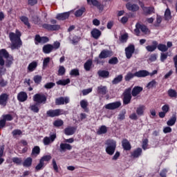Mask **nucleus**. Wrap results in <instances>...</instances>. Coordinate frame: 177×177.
<instances>
[{
    "label": "nucleus",
    "mask_w": 177,
    "mask_h": 177,
    "mask_svg": "<svg viewBox=\"0 0 177 177\" xmlns=\"http://www.w3.org/2000/svg\"><path fill=\"white\" fill-rule=\"evenodd\" d=\"M165 20H171L172 19V15H171V10H169L168 8L165 12Z\"/></svg>",
    "instance_id": "72a5a7b5"
},
{
    "label": "nucleus",
    "mask_w": 177,
    "mask_h": 177,
    "mask_svg": "<svg viewBox=\"0 0 177 177\" xmlns=\"http://www.w3.org/2000/svg\"><path fill=\"white\" fill-rule=\"evenodd\" d=\"M158 45V43L157 41H153L152 45H149L145 47L147 52H154L157 49V46Z\"/></svg>",
    "instance_id": "2eb2a0df"
},
{
    "label": "nucleus",
    "mask_w": 177,
    "mask_h": 177,
    "mask_svg": "<svg viewBox=\"0 0 177 177\" xmlns=\"http://www.w3.org/2000/svg\"><path fill=\"white\" fill-rule=\"evenodd\" d=\"M134 77H136V75H135V73H132L131 72H129L125 75L124 80H125V81H131V80H132V78H133Z\"/></svg>",
    "instance_id": "c9c22d12"
},
{
    "label": "nucleus",
    "mask_w": 177,
    "mask_h": 177,
    "mask_svg": "<svg viewBox=\"0 0 177 177\" xmlns=\"http://www.w3.org/2000/svg\"><path fill=\"white\" fill-rule=\"evenodd\" d=\"M75 130H76L75 127H69L64 129V133L65 135L70 136L71 135H74V133H75Z\"/></svg>",
    "instance_id": "6ab92c4d"
},
{
    "label": "nucleus",
    "mask_w": 177,
    "mask_h": 177,
    "mask_svg": "<svg viewBox=\"0 0 177 177\" xmlns=\"http://www.w3.org/2000/svg\"><path fill=\"white\" fill-rule=\"evenodd\" d=\"M46 114L48 117H59V115H62L64 114V111L62 109H50L46 112Z\"/></svg>",
    "instance_id": "20e7f679"
},
{
    "label": "nucleus",
    "mask_w": 177,
    "mask_h": 177,
    "mask_svg": "<svg viewBox=\"0 0 177 177\" xmlns=\"http://www.w3.org/2000/svg\"><path fill=\"white\" fill-rule=\"evenodd\" d=\"M109 64H117L118 63V59L117 57H113L109 60Z\"/></svg>",
    "instance_id": "6e6d98bb"
},
{
    "label": "nucleus",
    "mask_w": 177,
    "mask_h": 177,
    "mask_svg": "<svg viewBox=\"0 0 177 177\" xmlns=\"http://www.w3.org/2000/svg\"><path fill=\"white\" fill-rule=\"evenodd\" d=\"M142 91H143V88L140 86H135L131 91V95L134 97L138 96V95H139Z\"/></svg>",
    "instance_id": "b1692460"
},
{
    "label": "nucleus",
    "mask_w": 177,
    "mask_h": 177,
    "mask_svg": "<svg viewBox=\"0 0 177 177\" xmlns=\"http://www.w3.org/2000/svg\"><path fill=\"white\" fill-rule=\"evenodd\" d=\"M52 50H53V45L52 44H46L43 46L44 53L48 54L50 53Z\"/></svg>",
    "instance_id": "412c9836"
},
{
    "label": "nucleus",
    "mask_w": 177,
    "mask_h": 177,
    "mask_svg": "<svg viewBox=\"0 0 177 177\" xmlns=\"http://www.w3.org/2000/svg\"><path fill=\"white\" fill-rule=\"evenodd\" d=\"M3 57L8 59L9 57V53L5 49L0 50V66H5V60Z\"/></svg>",
    "instance_id": "39448f33"
},
{
    "label": "nucleus",
    "mask_w": 177,
    "mask_h": 177,
    "mask_svg": "<svg viewBox=\"0 0 177 177\" xmlns=\"http://www.w3.org/2000/svg\"><path fill=\"white\" fill-rule=\"evenodd\" d=\"M122 147L124 150H130L131 149V144L128 140H123L122 141Z\"/></svg>",
    "instance_id": "c756f323"
},
{
    "label": "nucleus",
    "mask_w": 177,
    "mask_h": 177,
    "mask_svg": "<svg viewBox=\"0 0 177 177\" xmlns=\"http://www.w3.org/2000/svg\"><path fill=\"white\" fill-rule=\"evenodd\" d=\"M51 158H52V156H50V155H47V156H43L40 160L43 162H45V161H50V160H51Z\"/></svg>",
    "instance_id": "5fc2aeb1"
},
{
    "label": "nucleus",
    "mask_w": 177,
    "mask_h": 177,
    "mask_svg": "<svg viewBox=\"0 0 177 177\" xmlns=\"http://www.w3.org/2000/svg\"><path fill=\"white\" fill-rule=\"evenodd\" d=\"M27 93H26V92H20L18 95H17V99L19 102H26V100H27Z\"/></svg>",
    "instance_id": "4be33fe9"
},
{
    "label": "nucleus",
    "mask_w": 177,
    "mask_h": 177,
    "mask_svg": "<svg viewBox=\"0 0 177 177\" xmlns=\"http://www.w3.org/2000/svg\"><path fill=\"white\" fill-rule=\"evenodd\" d=\"M68 17H70V12L58 14L56 16L57 20H66Z\"/></svg>",
    "instance_id": "aec40b11"
},
{
    "label": "nucleus",
    "mask_w": 177,
    "mask_h": 177,
    "mask_svg": "<svg viewBox=\"0 0 177 177\" xmlns=\"http://www.w3.org/2000/svg\"><path fill=\"white\" fill-rule=\"evenodd\" d=\"M41 37H39V35H37L35 38V44L38 45V44H41Z\"/></svg>",
    "instance_id": "774afa93"
},
{
    "label": "nucleus",
    "mask_w": 177,
    "mask_h": 177,
    "mask_svg": "<svg viewBox=\"0 0 177 177\" xmlns=\"http://www.w3.org/2000/svg\"><path fill=\"white\" fill-rule=\"evenodd\" d=\"M128 39V33H124L121 36L120 41L121 42H127Z\"/></svg>",
    "instance_id": "0e129e2a"
},
{
    "label": "nucleus",
    "mask_w": 177,
    "mask_h": 177,
    "mask_svg": "<svg viewBox=\"0 0 177 177\" xmlns=\"http://www.w3.org/2000/svg\"><path fill=\"white\" fill-rule=\"evenodd\" d=\"M82 92L83 93V96H86V95H88V93H91V92H92V88L82 90Z\"/></svg>",
    "instance_id": "69168bd1"
},
{
    "label": "nucleus",
    "mask_w": 177,
    "mask_h": 177,
    "mask_svg": "<svg viewBox=\"0 0 177 177\" xmlns=\"http://www.w3.org/2000/svg\"><path fill=\"white\" fill-rule=\"evenodd\" d=\"M73 149V146L70 144L67 143H61L59 145V151L61 153L67 151V150H71Z\"/></svg>",
    "instance_id": "f8f14e48"
},
{
    "label": "nucleus",
    "mask_w": 177,
    "mask_h": 177,
    "mask_svg": "<svg viewBox=\"0 0 177 177\" xmlns=\"http://www.w3.org/2000/svg\"><path fill=\"white\" fill-rule=\"evenodd\" d=\"M88 101L86 100H82L80 101V106L82 109H84L85 111H86V109L88 107Z\"/></svg>",
    "instance_id": "e433bc0d"
},
{
    "label": "nucleus",
    "mask_w": 177,
    "mask_h": 177,
    "mask_svg": "<svg viewBox=\"0 0 177 177\" xmlns=\"http://www.w3.org/2000/svg\"><path fill=\"white\" fill-rule=\"evenodd\" d=\"M162 111L164 112V113H168L169 111V105L168 104H165L162 107Z\"/></svg>",
    "instance_id": "338daca9"
},
{
    "label": "nucleus",
    "mask_w": 177,
    "mask_h": 177,
    "mask_svg": "<svg viewBox=\"0 0 177 177\" xmlns=\"http://www.w3.org/2000/svg\"><path fill=\"white\" fill-rule=\"evenodd\" d=\"M97 92L101 95H106L107 92V87L104 86H100L97 87Z\"/></svg>",
    "instance_id": "c85d7f7f"
},
{
    "label": "nucleus",
    "mask_w": 177,
    "mask_h": 177,
    "mask_svg": "<svg viewBox=\"0 0 177 177\" xmlns=\"http://www.w3.org/2000/svg\"><path fill=\"white\" fill-rule=\"evenodd\" d=\"M122 81V75H119L112 81L113 84H118Z\"/></svg>",
    "instance_id": "a18cd8bd"
},
{
    "label": "nucleus",
    "mask_w": 177,
    "mask_h": 177,
    "mask_svg": "<svg viewBox=\"0 0 177 177\" xmlns=\"http://www.w3.org/2000/svg\"><path fill=\"white\" fill-rule=\"evenodd\" d=\"M33 100L37 103H44V102H46V97L41 94H36L33 97Z\"/></svg>",
    "instance_id": "1a4fd4ad"
},
{
    "label": "nucleus",
    "mask_w": 177,
    "mask_h": 177,
    "mask_svg": "<svg viewBox=\"0 0 177 177\" xmlns=\"http://www.w3.org/2000/svg\"><path fill=\"white\" fill-rule=\"evenodd\" d=\"M45 167V163L42 160H39V163L35 167L36 171H41Z\"/></svg>",
    "instance_id": "79ce46f5"
},
{
    "label": "nucleus",
    "mask_w": 177,
    "mask_h": 177,
    "mask_svg": "<svg viewBox=\"0 0 177 177\" xmlns=\"http://www.w3.org/2000/svg\"><path fill=\"white\" fill-rule=\"evenodd\" d=\"M105 145H106V152L109 156H113L114 151H115V148L117 147V142L113 140H107Z\"/></svg>",
    "instance_id": "f03ea898"
},
{
    "label": "nucleus",
    "mask_w": 177,
    "mask_h": 177,
    "mask_svg": "<svg viewBox=\"0 0 177 177\" xmlns=\"http://www.w3.org/2000/svg\"><path fill=\"white\" fill-rule=\"evenodd\" d=\"M175 122H176V118L173 117L167 122V125L172 127V125H175Z\"/></svg>",
    "instance_id": "3c124183"
},
{
    "label": "nucleus",
    "mask_w": 177,
    "mask_h": 177,
    "mask_svg": "<svg viewBox=\"0 0 177 177\" xmlns=\"http://www.w3.org/2000/svg\"><path fill=\"white\" fill-rule=\"evenodd\" d=\"M126 8L127 10H130V12H138V10H139V6L132 3H127Z\"/></svg>",
    "instance_id": "9d476101"
},
{
    "label": "nucleus",
    "mask_w": 177,
    "mask_h": 177,
    "mask_svg": "<svg viewBox=\"0 0 177 177\" xmlns=\"http://www.w3.org/2000/svg\"><path fill=\"white\" fill-rule=\"evenodd\" d=\"M88 5H93V6H99V1L97 0H87Z\"/></svg>",
    "instance_id": "864d4df0"
},
{
    "label": "nucleus",
    "mask_w": 177,
    "mask_h": 177,
    "mask_svg": "<svg viewBox=\"0 0 177 177\" xmlns=\"http://www.w3.org/2000/svg\"><path fill=\"white\" fill-rule=\"evenodd\" d=\"M68 84H70V79L66 80H62L57 82V85H67Z\"/></svg>",
    "instance_id": "a19ab883"
},
{
    "label": "nucleus",
    "mask_w": 177,
    "mask_h": 177,
    "mask_svg": "<svg viewBox=\"0 0 177 177\" xmlns=\"http://www.w3.org/2000/svg\"><path fill=\"white\" fill-rule=\"evenodd\" d=\"M134 52H135V46L132 44L129 45L127 48H125L126 57L127 59H131Z\"/></svg>",
    "instance_id": "423d86ee"
},
{
    "label": "nucleus",
    "mask_w": 177,
    "mask_h": 177,
    "mask_svg": "<svg viewBox=\"0 0 177 177\" xmlns=\"http://www.w3.org/2000/svg\"><path fill=\"white\" fill-rule=\"evenodd\" d=\"M12 162H14L15 164L19 165V164H21V162H23V160H22L21 158H12Z\"/></svg>",
    "instance_id": "680f3d73"
},
{
    "label": "nucleus",
    "mask_w": 177,
    "mask_h": 177,
    "mask_svg": "<svg viewBox=\"0 0 177 177\" xmlns=\"http://www.w3.org/2000/svg\"><path fill=\"white\" fill-rule=\"evenodd\" d=\"M43 28H46V30H48L50 31H56L57 30H60V26L59 25L44 24H43Z\"/></svg>",
    "instance_id": "9b49d317"
},
{
    "label": "nucleus",
    "mask_w": 177,
    "mask_h": 177,
    "mask_svg": "<svg viewBox=\"0 0 177 177\" xmlns=\"http://www.w3.org/2000/svg\"><path fill=\"white\" fill-rule=\"evenodd\" d=\"M131 88H127L123 95H124V98H123V103L124 104H129L131 103V100L132 99V95H131Z\"/></svg>",
    "instance_id": "7ed1b4c3"
},
{
    "label": "nucleus",
    "mask_w": 177,
    "mask_h": 177,
    "mask_svg": "<svg viewBox=\"0 0 177 177\" xmlns=\"http://www.w3.org/2000/svg\"><path fill=\"white\" fill-rule=\"evenodd\" d=\"M157 48L160 52H167L168 50V47L165 44H159L157 46Z\"/></svg>",
    "instance_id": "4c0bfd02"
},
{
    "label": "nucleus",
    "mask_w": 177,
    "mask_h": 177,
    "mask_svg": "<svg viewBox=\"0 0 177 177\" xmlns=\"http://www.w3.org/2000/svg\"><path fill=\"white\" fill-rule=\"evenodd\" d=\"M68 102H70V99L68 97H61L59 98L56 99L55 104H57L58 106H60L62 104H64V103L67 104L68 103Z\"/></svg>",
    "instance_id": "4468645a"
},
{
    "label": "nucleus",
    "mask_w": 177,
    "mask_h": 177,
    "mask_svg": "<svg viewBox=\"0 0 177 177\" xmlns=\"http://www.w3.org/2000/svg\"><path fill=\"white\" fill-rule=\"evenodd\" d=\"M107 133V127L106 126H101L97 131V135H103Z\"/></svg>",
    "instance_id": "2f4dec72"
},
{
    "label": "nucleus",
    "mask_w": 177,
    "mask_h": 177,
    "mask_svg": "<svg viewBox=\"0 0 177 177\" xmlns=\"http://www.w3.org/2000/svg\"><path fill=\"white\" fill-rule=\"evenodd\" d=\"M109 73L107 71H98V75L100 77H102L103 78H106L109 75Z\"/></svg>",
    "instance_id": "ea45409f"
},
{
    "label": "nucleus",
    "mask_w": 177,
    "mask_h": 177,
    "mask_svg": "<svg viewBox=\"0 0 177 177\" xmlns=\"http://www.w3.org/2000/svg\"><path fill=\"white\" fill-rule=\"evenodd\" d=\"M145 110H146V106H145L140 105L136 109V114L138 115L139 116L144 115Z\"/></svg>",
    "instance_id": "5701e85b"
},
{
    "label": "nucleus",
    "mask_w": 177,
    "mask_h": 177,
    "mask_svg": "<svg viewBox=\"0 0 177 177\" xmlns=\"http://www.w3.org/2000/svg\"><path fill=\"white\" fill-rule=\"evenodd\" d=\"M55 139H56V133L51 135L50 137H45L43 139L44 146H48V145H50V143H53Z\"/></svg>",
    "instance_id": "0eeeda50"
},
{
    "label": "nucleus",
    "mask_w": 177,
    "mask_h": 177,
    "mask_svg": "<svg viewBox=\"0 0 177 177\" xmlns=\"http://www.w3.org/2000/svg\"><path fill=\"white\" fill-rule=\"evenodd\" d=\"M32 164V158H27L26 159L24 160L23 162L24 167H31Z\"/></svg>",
    "instance_id": "7c9ffc66"
},
{
    "label": "nucleus",
    "mask_w": 177,
    "mask_h": 177,
    "mask_svg": "<svg viewBox=\"0 0 177 177\" xmlns=\"http://www.w3.org/2000/svg\"><path fill=\"white\" fill-rule=\"evenodd\" d=\"M137 28H140V30L144 32V34H149L150 30L146 27L145 25H142L140 24H137Z\"/></svg>",
    "instance_id": "a878e982"
},
{
    "label": "nucleus",
    "mask_w": 177,
    "mask_h": 177,
    "mask_svg": "<svg viewBox=\"0 0 177 177\" xmlns=\"http://www.w3.org/2000/svg\"><path fill=\"white\" fill-rule=\"evenodd\" d=\"M136 77H138V78H142L145 77H147L148 75H150V73L147 71H139L135 73Z\"/></svg>",
    "instance_id": "dca6fc26"
},
{
    "label": "nucleus",
    "mask_w": 177,
    "mask_h": 177,
    "mask_svg": "<svg viewBox=\"0 0 177 177\" xmlns=\"http://www.w3.org/2000/svg\"><path fill=\"white\" fill-rule=\"evenodd\" d=\"M40 152L41 149H39V147L36 146L32 149L31 156L32 157H37V156H38Z\"/></svg>",
    "instance_id": "cd10ccee"
},
{
    "label": "nucleus",
    "mask_w": 177,
    "mask_h": 177,
    "mask_svg": "<svg viewBox=\"0 0 177 177\" xmlns=\"http://www.w3.org/2000/svg\"><path fill=\"white\" fill-rule=\"evenodd\" d=\"M53 125L55 127H62V125H63V120H55L53 123Z\"/></svg>",
    "instance_id": "13d9d810"
},
{
    "label": "nucleus",
    "mask_w": 177,
    "mask_h": 177,
    "mask_svg": "<svg viewBox=\"0 0 177 177\" xmlns=\"http://www.w3.org/2000/svg\"><path fill=\"white\" fill-rule=\"evenodd\" d=\"M8 97H9V95L6 93H3L0 95V104L1 106H6V102H8Z\"/></svg>",
    "instance_id": "f3484780"
},
{
    "label": "nucleus",
    "mask_w": 177,
    "mask_h": 177,
    "mask_svg": "<svg viewBox=\"0 0 177 177\" xmlns=\"http://www.w3.org/2000/svg\"><path fill=\"white\" fill-rule=\"evenodd\" d=\"M37 66L38 62H37L36 61H33L28 66V70L31 73L34 71V70H35V68H37Z\"/></svg>",
    "instance_id": "393cba45"
},
{
    "label": "nucleus",
    "mask_w": 177,
    "mask_h": 177,
    "mask_svg": "<svg viewBox=\"0 0 177 177\" xmlns=\"http://www.w3.org/2000/svg\"><path fill=\"white\" fill-rule=\"evenodd\" d=\"M23 132L21 131L19 129H15L12 131V135L13 136H19V135H21Z\"/></svg>",
    "instance_id": "bf43d9fd"
},
{
    "label": "nucleus",
    "mask_w": 177,
    "mask_h": 177,
    "mask_svg": "<svg viewBox=\"0 0 177 177\" xmlns=\"http://www.w3.org/2000/svg\"><path fill=\"white\" fill-rule=\"evenodd\" d=\"M91 35L95 38V39H97L100 35H102V32L98 29L94 28L91 31Z\"/></svg>",
    "instance_id": "bb28decb"
},
{
    "label": "nucleus",
    "mask_w": 177,
    "mask_h": 177,
    "mask_svg": "<svg viewBox=\"0 0 177 177\" xmlns=\"http://www.w3.org/2000/svg\"><path fill=\"white\" fill-rule=\"evenodd\" d=\"M49 62H50V57H48L44 59L43 68H46V67L48 66V64H49Z\"/></svg>",
    "instance_id": "603ef678"
},
{
    "label": "nucleus",
    "mask_w": 177,
    "mask_h": 177,
    "mask_svg": "<svg viewBox=\"0 0 177 177\" xmlns=\"http://www.w3.org/2000/svg\"><path fill=\"white\" fill-rule=\"evenodd\" d=\"M121 106V102H112L107 104L105 105V109L107 110H115V109H118Z\"/></svg>",
    "instance_id": "6e6552de"
},
{
    "label": "nucleus",
    "mask_w": 177,
    "mask_h": 177,
    "mask_svg": "<svg viewBox=\"0 0 177 177\" xmlns=\"http://www.w3.org/2000/svg\"><path fill=\"white\" fill-rule=\"evenodd\" d=\"M84 12H85V8H82L75 12V15L76 17H80V16H82Z\"/></svg>",
    "instance_id": "37998d69"
},
{
    "label": "nucleus",
    "mask_w": 177,
    "mask_h": 177,
    "mask_svg": "<svg viewBox=\"0 0 177 177\" xmlns=\"http://www.w3.org/2000/svg\"><path fill=\"white\" fill-rule=\"evenodd\" d=\"M21 21H23L24 24L25 26H27V27H30V23L28 22V18L26 17H21L20 18Z\"/></svg>",
    "instance_id": "09e8293b"
},
{
    "label": "nucleus",
    "mask_w": 177,
    "mask_h": 177,
    "mask_svg": "<svg viewBox=\"0 0 177 177\" xmlns=\"http://www.w3.org/2000/svg\"><path fill=\"white\" fill-rule=\"evenodd\" d=\"M10 39L12 42L11 49H17L21 46V40L20 37H21V33L19 30L16 31V34L10 32L9 35Z\"/></svg>",
    "instance_id": "f257e3e1"
},
{
    "label": "nucleus",
    "mask_w": 177,
    "mask_h": 177,
    "mask_svg": "<svg viewBox=\"0 0 177 177\" xmlns=\"http://www.w3.org/2000/svg\"><path fill=\"white\" fill-rule=\"evenodd\" d=\"M1 119H3L6 122V121H12V120H13V117L9 114L3 115Z\"/></svg>",
    "instance_id": "c03bdc74"
},
{
    "label": "nucleus",
    "mask_w": 177,
    "mask_h": 177,
    "mask_svg": "<svg viewBox=\"0 0 177 177\" xmlns=\"http://www.w3.org/2000/svg\"><path fill=\"white\" fill-rule=\"evenodd\" d=\"M91 67H92V60H88L84 64V70H86V71H89V70H91Z\"/></svg>",
    "instance_id": "58836bf2"
},
{
    "label": "nucleus",
    "mask_w": 177,
    "mask_h": 177,
    "mask_svg": "<svg viewBox=\"0 0 177 177\" xmlns=\"http://www.w3.org/2000/svg\"><path fill=\"white\" fill-rule=\"evenodd\" d=\"M64 74H66V68L63 66H59L58 75H64Z\"/></svg>",
    "instance_id": "49530a36"
},
{
    "label": "nucleus",
    "mask_w": 177,
    "mask_h": 177,
    "mask_svg": "<svg viewBox=\"0 0 177 177\" xmlns=\"http://www.w3.org/2000/svg\"><path fill=\"white\" fill-rule=\"evenodd\" d=\"M167 93H168V95L169 96V97L176 98V97H177V92L174 89H172V88L169 89L167 91Z\"/></svg>",
    "instance_id": "f704fd0d"
},
{
    "label": "nucleus",
    "mask_w": 177,
    "mask_h": 177,
    "mask_svg": "<svg viewBox=\"0 0 177 177\" xmlns=\"http://www.w3.org/2000/svg\"><path fill=\"white\" fill-rule=\"evenodd\" d=\"M34 81L35 84H39L42 81V77L40 75H36L34 77Z\"/></svg>",
    "instance_id": "4d7b16f0"
},
{
    "label": "nucleus",
    "mask_w": 177,
    "mask_h": 177,
    "mask_svg": "<svg viewBox=\"0 0 177 177\" xmlns=\"http://www.w3.org/2000/svg\"><path fill=\"white\" fill-rule=\"evenodd\" d=\"M156 85H157V82H156V80H152L148 83L147 88H148V89H151V88H154Z\"/></svg>",
    "instance_id": "de8ad7c7"
},
{
    "label": "nucleus",
    "mask_w": 177,
    "mask_h": 177,
    "mask_svg": "<svg viewBox=\"0 0 177 177\" xmlns=\"http://www.w3.org/2000/svg\"><path fill=\"white\" fill-rule=\"evenodd\" d=\"M142 154V149L140 148H138L137 149H136L131 154V156L133 157H134V158H138V157H139V156H140Z\"/></svg>",
    "instance_id": "473e14b6"
},
{
    "label": "nucleus",
    "mask_w": 177,
    "mask_h": 177,
    "mask_svg": "<svg viewBox=\"0 0 177 177\" xmlns=\"http://www.w3.org/2000/svg\"><path fill=\"white\" fill-rule=\"evenodd\" d=\"M139 5L142 8V10H144L145 13H147V15H151V13H154V8H147L142 2H139Z\"/></svg>",
    "instance_id": "ddd939ff"
},
{
    "label": "nucleus",
    "mask_w": 177,
    "mask_h": 177,
    "mask_svg": "<svg viewBox=\"0 0 177 177\" xmlns=\"http://www.w3.org/2000/svg\"><path fill=\"white\" fill-rule=\"evenodd\" d=\"M30 110L34 113H38V111H39V109H38V106L35 104L30 106Z\"/></svg>",
    "instance_id": "e2e57ef3"
},
{
    "label": "nucleus",
    "mask_w": 177,
    "mask_h": 177,
    "mask_svg": "<svg viewBox=\"0 0 177 177\" xmlns=\"http://www.w3.org/2000/svg\"><path fill=\"white\" fill-rule=\"evenodd\" d=\"M70 75L77 77V75H80V71L77 68L72 69L70 72Z\"/></svg>",
    "instance_id": "8fccbe9b"
},
{
    "label": "nucleus",
    "mask_w": 177,
    "mask_h": 177,
    "mask_svg": "<svg viewBox=\"0 0 177 177\" xmlns=\"http://www.w3.org/2000/svg\"><path fill=\"white\" fill-rule=\"evenodd\" d=\"M13 64V58H9L7 59L6 62V67H10Z\"/></svg>",
    "instance_id": "052dcab7"
},
{
    "label": "nucleus",
    "mask_w": 177,
    "mask_h": 177,
    "mask_svg": "<svg viewBox=\"0 0 177 177\" xmlns=\"http://www.w3.org/2000/svg\"><path fill=\"white\" fill-rule=\"evenodd\" d=\"M111 56V52L107 50H103L100 54L99 55L100 59H107V57H110Z\"/></svg>",
    "instance_id": "a211bd4d"
}]
</instances>
